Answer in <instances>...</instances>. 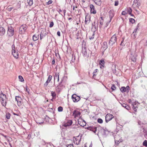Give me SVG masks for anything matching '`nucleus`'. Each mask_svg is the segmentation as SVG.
<instances>
[{
  "label": "nucleus",
  "instance_id": "obj_1",
  "mask_svg": "<svg viewBox=\"0 0 147 147\" xmlns=\"http://www.w3.org/2000/svg\"><path fill=\"white\" fill-rule=\"evenodd\" d=\"M117 38L115 34L113 35L111 38L109 42V44L110 46H112L114 44H117Z\"/></svg>",
  "mask_w": 147,
  "mask_h": 147
},
{
  "label": "nucleus",
  "instance_id": "obj_2",
  "mask_svg": "<svg viewBox=\"0 0 147 147\" xmlns=\"http://www.w3.org/2000/svg\"><path fill=\"white\" fill-rule=\"evenodd\" d=\"M71 98L74 102H77L80 99V97L75 94L72 95Z\"/></svg>",
  "mask_w": 147,
  "mask_h": 147
},
{
  "label": "nucleus",
  "instance_id": "obj_3",
  "mask_svg": "<svg viewBox=\"0 0 147 147\" xmlns=\"http://www.w3.org/2000/svg\"><path fill=\"white\" fill-rule=\"evenodd\" d=\"M27 29V27L26 25H22L21 26L19 29V32L20 34H22L24 33Z\"/></svg>",
  "mask_w": 147,
  "mask_h": 147
},
{
  "label": "nucleus",
  "instance_id": "obj_4",
  "mask_svg": "<svg viewBox=\"0 0 147 147\" xmlns=\"http://www.w3.org/2000/svg\"><path fill=\"white\" fill-rule=\"evenodd\" d=\"M7 34L9 36H12L14 34V30L12 27L8 28L7 30Z\"/></svg>",
  "mask_w": 147,
  "mask_h": 147
},
{
  "label": "nucleus",
  "instance_id": "obj_5",
  "mask_svg": "<svg viewBox=\"0 0 147 147\" xmlns=\"http://www.w3.org/2000/svg\"><path fill=\"white\" fill-rule=\"evenodd\" d=\"M114 118V116L110 114H108L105 116V121L108 123L109 121Z\"/></svg>",
  "mask_w": 147,
  "mask_h": 147
},
{
  "label": "nucleus",
  "instance_id": "obj_6",
  "mask_svg": "<svg viewBox=\"0 0 147 147\" xmlns=\"http://www.w3.org/2000/svg\"><path fill=\"white\" fill-rule=\"evenodd\" d=\"M16 100L17 102L18 105L20 107L22 105V99L19 96H16L15 97Z\"/></svg>",
  "mask_w": 147,
  "mask_h": 147
},
{
  "label": "nucleus",
  "instance_id": "obj_7",
  "mask_svg": "<svg viewBox=\"0 0 147 147\" xmlns=\"http://www.w3.org/2000/svg\"><path fill=\"white\" fill-rule=\"evenodd\" d=\"M137 56V55L136 54L131 53L130 59H131V61L133 62H136V57Z\"/></svg>",
  "mask_w": 147,
  "mask_h": 147
},
{
  "label": "nucleus",
  "instance_id": "obj_8",
  "mask_svg": "<svg viewBox=\"0 0 147 147\" xmlns=\"http://www.w3.org/2000/svg\"><path fill=\"white\" fill-rule=\"evenodd\" d=\"M114 16V11L113 10H110L109 12V16L110 18V20L109 21L108 23H109L112 20Z\"/></svg>",
  "mask_w": 147,
  "mask_h": 147
},
{
  "label": "nucleus",
  "instance_id": "obj_9",
  "mask_svg": "<svg viewBox=\"0 0 147 147\" xmlns=\"http://www.w3.org/2000/svg\"><path fill=\"white\" fill-rule=\"evenodd\" d=\"M79 136H78L76 137H74L73 141L74 142V144L76 145H78L79 144L80 142V141L81 138H80V139H78V138H79Z\"/></svg>",
  "mask_w": 147,
  "mask_h": 147
},
{
  "label": "nucleus",
  "instance_id": "obj_10",
  "mask_svg": "<svg viewBox=\"0 0 147 147\" xmlns=\"http://www.w3.org/2000/svg\"><path fill=\"white\" fill-rule=\"evenodd\" d=\"M98 27V23L96 24H95L94 22V24H92V27L91 28V30L94 32H95L97 30Z\"/></svg>",
  "mask_w": 147,
  "mask_h": 147
},
{
  "label": "nucleus",
  "instance_id": "obj_11",
  "mask_svg": "<svg viewBox=\"0 0 147 147\" xmlns=\"http://www.w3.org/2000/svg\"><path fill=\"white\" fill-rule=\"evenodd\" d=\"M80 112L76 110H74L73 112V116L75 118L80 116Z\"/></svg>",
  "mask_w": 147,
  "mask_h": 147
},
{
  "label": "nucleus",
  "instance_id": "obj_12",
  "mask_svg": "<svg viewBox=\"0 0 147 147\" xmlns=\"http://www.w3.org/2000/svg\"><path fill=\"white\" fill-rule=\"evenodd\" d=\"M52 76L51 75H49L48 78V79L46 81L45 83L44 84V86L45 87H47V85H48V84L51 81L52 78Z\"/></svg>",
  "mask_w": 147,
  "mask_h": 147
},
{
  "label": "nucleus",
  "instance_id": "obj_13",
  "mask_svg": "<svg viewBox=\"0 0 147 147\" xmlns=\"http://www.w3.org/2000/svg\"><path fill=\"white\" fill-rule=\"evenodd\" d=\"M90 13L94 14H95L96 13V11L95 9V8L94 5L92 4H91L90 5Z\"/></svg>",
  "mask_w": 147,
  "mask_h": 147
},
{
  "label": "nucleus",
  "instance_id": "obj_14",
  "mask_svg": "<svg viewBox=\"0 0 147 147\" xmlns=\"http://www.w3.org/2000/svg\"><path fill=\"white\" fill-rule=\"evenodd\" d=\"M88 130H90L93 132L95 134L96 133L97 130V127H96L90 126L87 128Z\"/></svg>",
  "mask_w": 147,
  "mask_h": 147
},
{
  "label": "nucleus",
  "instance_id": "obj_15",
  "mask_svg": "<svg viewBox=\"0 0 147 147\" xmlns=\"http://www.w3.org/2000/svg\"><path fill=\"white\" fill-rule=\"evenodd\" d=\"M82 53L83 56L84 57L88 56V54L87 53V50L86 47H84V49H82Z\"/></svg>",
  "mask_w": 147,
  "mask_h": 147
},
{
  "label": "nucleus",
  "instance_id": "obj_16",
  "mask_svg": "<svg viewBox=\"0 0 147 147\" xmlns=\"http://www.w3.org/2000/svg\"><path fill=\"white\" fill-rule=\"evenodd\" d=\"M72 122V121L71 120H68L66 123L64 124L63 126L65 127L70 126L71 125Z\"/></svg>",
  "mask_w": 147,
  "mask_h": 147
},
{
  "label": "nucleus",
  "instance_id": "obj_17",
  "mask_svg": "<svg viewBox=\"0 0 147 147\" xmlns=\"http://www.w3.org/2000/svg\"><path fill=\"white\" fill-rule=\"evenodd\" d=\"M12 54L15 58L17 59L18 58L19 53L18 51H16L15 50H13L12 51Z\"/></svg>",
  "mask_w": 147,
  "mask_h": 147
},
{
  "label": "nucleus",
  "instance_id": "obj_18",
  "mask_svg": "<svg viewBox=\"0 0 147 147\" xmlns=\"http://www.w3.org/2000/svg\"><path fill=\"white\" fill-rule=\"evenodd\" d=\"M5 33V29L2 27H0V36L3 35Z\"/></svg>",
  "mask_w": 147,
  "mask_h": 147
},
{
  "label": "nucleus",
  "instance_id": "obj_19",
  "mask_svg": "<svg viewBox=\"0 0 147 147\" xmlns=\"http://www.w3.org/2000/svg\"><path fill=\"white\" fill-rule=\"evenodd\" d=\"M108 48L107 43V42H103L102 48L103 49V50L105 51Z\"/></svg>",
  "mask_w": 147,
  "mask_h": 147
},
{
  "label": "nucleus",
  "instance_id": "obj_20",
  "mask_svg": "<svg viewBox=\"0 0 147 147\" xmlns=\"http://www.w3.org/2000/svg\"><path fill=\"white\" fill-rule=\"evenodd\" d=\"M6 98H1V102L3 106H5L6 103Z\"/></svg>",
  "mask_w": 147,
  "mask_h": 147
},
{
  "label": "nucleus",
  "instance_id": "obj_21",
  "mask_svg": "<svg viewBox=\"0 0 147 147\" xmlns=\"http://www.w3.org/2000/svg\"><path fill=\"white\" fill-rule=\"evenodd\" d=\"M54 77V80H55L56 79H57V82H59V73H55Z\"/></svg>",
  "mask_w": 147,
  "mask_h": 147
},
{
  "label": "nucleus",
  "instance_id": "obj_22",
  "mask_svg": "<svg viewBox=\"0 0 147 147\" xmlns=\"http://www.w3.org/2000/svg\"><path fill=\"white\" fill-rule=\"evenodd\" d=\"M39 34H35L32 37L33 40L34 41H35L38 40L39 38Z\"/></svg>",
  "mask_w": 147,
  "mask_h": 147
},
{
  "label": "nucleus",
  "instance_id": "obj_23",
  "mask_svg": "<svg viewBox=\"0 0 147 147\" xmlns=\"http://www.w3.org/2000/svg\"><path fill=\"white\" fill-rule=\"evenodd\" d=\"M94 2L96 4L99 6L100 5L102 4L101 0H94Z\"/></svg>",
  "mask_w": 147,
  "mask_h": 147
},
{
  "label": "nucleus",
  "instance_id": "obj_24",
  "mask_svg": "<svg viewBox=\"0 0 147 147\" xmlns=\"http://www.w3.org/2000/svg\"><path fill=\"white\" fill-rule=\"evenodd\" d=\"M121 105L123 107H124L127 110L129 109V107L128 105H127L126 104L123 103L122 104H121Z\"/></svg>",
  "mask_w": 147,
  "mask_h": 147
},
{
  "label": "nucleus",
  "instance_id": "obj_25",
  "mask_svg": "<svg viewBox=\"0 0 147 147\" xmlns=\"http://www.w3.org/2000/svg\"><path fill=\"white\" fill-rule=\"evenodd\" d=\"M100 65L102 66V67H104L105 65V61L101 59L100 61L99 62Z\"/></svg>",
  "mask_w": 147,
  "mask_h": 147
},
{
  "label": "nucleus",
  "instance_id": "obj_26",
  "mask_svg": "<svg viewBox=\"0 0 147 147\" xmlns=\"http://www.w3.org/2000/svg\"><path fill=\"white\" fill-rule=\"evenodd\" d=\"M51 95L53 98H55L56 97V94L54 92L52 91L51 92Z\"/></svg>",
  "mask_w": 147,
  "mask_h": 147
},
{
  "label": "nucleus",
  "instance_id": "obj_27",
  "mask_svg": "<svg viewBox=\"0 0 147 147\" xmlns=\"http://www.w3.org/2000/svg\"><path fill=\"white\" fill-rule=\"evenodd\" d=\"M120 90L122 92H126L125 87L124 86L121 87L120 88Z\"/></svg>",
  "mask_w": 147,
  "mask_h": 147
},
{
  "label": "nucleus",
  "instance_id": "obj_28",
  "mask_svg": "<svg viewBox=\"0 0 147 147\" xmlns=\"http://www.w3.org/2000/svg\"><path fill=\"white\" fill-rule=\"evenodd\" d=\"M28 4L30 5H32L33 4L32 0H27Z\"/></svg>",
  "mask_w": 147,
  "mask_h": 147
},
{
  "label": "nucleus",
  "instance_id": "obj_29",
  "mask_svg": "<svg viewBox=\"0 0 147 147\" xmlns=\"http://www.w3.org/2000/svg\"><path fill=\"white\" fill-rule=\"evenodd\" d=\"M98 71V70L97 69H95L94 70V71L93 73V78H94V77L95 76L96 74H95L97 72V71Z\"/></svg>",
  "mask_w": 147,
  "mask_h": 147
},
{
  "label": "nucleus",
  "instance_id": "obj_30",
  "mask_svg": "<svg viewBox=\"0 0 147 147\" xmlns=\"http://www.w3.org/2000/svg\"><path fill=\"white\" fill-rule=\"evenodd\" d=\"M19 79L20 81L21 82H23L24 81V79L23 77L21 76H18Z\"/></svg>",
  "mask_w": 147,
  "mask_h": 147
},
{
  "label": "nucleus",
  "instance_id": "obj_31",
  "mask_svg": "<svg viewBox=\"0 0 147 147\" xmlns=\"http://www.w3.org/2000/svg\"><path fill=\"white\" fill-rule=\"evenodd\" d=\"M64 85H63V84H61V85H59V84H58V85L57 86L56 88L57 90H59L60 89L59 88L60 87H61L62 86H64Z\"/></svg>",
  "mask_w": 147,
  "mask_h": 147
},
{
  "label": "nucleus",
  "instance_id": "obj_32",
  "mask_svg": "<svg viewBox=\"0 0 147 147\" xmlns=\"http://www.w3.org/2000/svg\"><path fill=\"white\" fill-rule=\"evenodd\" d=\"M0 98H6V96L5 94L3 93H1L0 95Z\"/></svg>",
  "mask_w": 147,
  "mask_h": 147
},
{
  "label": "nucleus",
  "instance_id": "obj_33",
  "mask_svg": "<svg viewBox=\"0 0 147 147\" xmlns=\"http://www.w3.org/2000/svg\"><path fill=\"white\" fill-rule=\"evenodd\" d=\"M11 116L10 113H7L6 115V118L7 119H9L10 118V117Z\"/></svg>",
  "mask_w": 147,
  "mask_h": 147
},
{
  "label": "nucleus",
  "instance_id": "obj_34",
  "mask_svg": "<svg viewBox=\"0 0 147 147\" xmlns=\"http://www.w3.org/2000/svg\"><path fill=\"white\" fill-rule=\"evenodd\" d=\"M129 21L130 22L133 24L135 22V21L134 19L131 18L129 19Z\"/></svg>",
  "mask_w": 147,
  "mask_h": 147
},
{
  "label": "nucleus",
  "instance_id": "obj_35",
  "mask_svg": "<svg viewBox=\"0 0 147 147\" xmlns=\"http://www.w3.org/2000/svg\"><path fill=\"white\" fill-rule=\"evenodd\" d=\"M90 22V19H89V20L86 19V20L85 21V24H87L89 23Z\"/></svg>",
  "mask_w": 147,
  "mask_h": 147
},
{
  "label": "nucleus",
  "instance_id": "obj_36",
  "mask_svg": "<svg viewBox=\"0 0 147 147\" xmlns=\"http://www.w3.org/2000/svg\"><path fill=\"white\" fill-rule=\"evenodd\" d=\"M63 110V108L62 107L60 106L58 108V111L59 112H61Z\"/></svg>",
  "mask_w": 147,
  "mask_h": 147
},
{
  "label": "nucleus",
  "instance_id": "obj_37",
  "mask_svg": "<svg viewBox=\"0 0 147 147\" xmlns=\"http://www.w3.org/2000/svg\"><path fill=\"white\" fill-rule=\"evenodd\" d=\"M111 89L113 90H115L116 89V87L114 84H113L111 87Z\"/></svg>",
  "mask_w": 147,
  "mask_h": 147
},
{
  "label": "nucleus",
  "instance_id": "obj_38",
  "mask_svg": "<svg viewBox=\"0 0 147 147\" xmlns=\"http://www.w3.org/2000/svg\"><path fill=\"white\" fill-rule=\"evenodd\" d=\"M143 145V146L147 147V141L146 140H145L144 141Z\"/></svg>",
  "mask_w": 147,
  "mask_h": 147
},
{
  "label": "nucleus",
  "instance_id": "obj_39",
  "mask_svg": "<svg viewBox=\"0 0 147 147\" xmlns=\"http://www.w3.org/2000/svg\"><path fill=\"white\" fill-rule=\"evenodd\" d=\"M97 121L98 123H103V121L101 119L98 118L97 120Z\"/></svg>",
  "mask_w": 147,
  "mask_h": 147
},
{
  "label": "nucleus",
  "instance_id": "obj_40",
  "mask_svg": "<svg viewBox=\"0 0 147 147\" xmlns=\"http://www.w3.org/2000/svg\"><path fill=\"white\" fill-rule=\"evenodd\" d=\"M49 117L47 115L45 119V120L46 122H48L49 121Z\"/></svg>",
  "mask_w": 147,
  "mask_h": 147
},
{
  "label": "nucleus",
  "instance_id": "obj_41",
  "mask_svg": "<svg viewBox=\"0 0 147 147\" xmlns=\"http://www.w3.org/2000/svg\"><path fill=\"white\" fill-rule=\"evenodd\" d=\"M127 11H128V12L129 14V13L131 14V13L132 11V9H131V8L129 7L128 8Z\"/></svg>",
  "mask_w": 147,
  "mask_h": 147
},
{
  "label": "nucleus",
  "instance_id": "obj_42",
  "mask_svg": "<svg viewBox=\"0 0 147 147\" xmlns=\"http://www.w3.org/2000/svg\"><path fill=\"white\" fill-rule=\"evenodd\" d=\"M54 25V23L53 22H50L49 27L50 28H51Z\"/></svg>",
  "mask_w": 147,
  "mask_h": 147
},
{
  "label": "nucleus",
  "instance_id": "obj_43",
  "mask_svg": "<svg viewBox=\"0 0 147 147\" xmlns=\"http://www.w3.org/2000/svg\"><path fill=\"white\" fill-rule=\"evenodd\" d=\"M138 1L139 0H134L132 5L134 6L135 5H136V4L138 3Z\"/></svg>",
  "mask_w": 147,
  "mask_h": 147
},
{
  "label": "nucleus",
  "instance_id": "obj_44",
  "mask_svg": "<svg viewBox=\"0 0 147 147\" xmlns=\"http://www.w3.org/2000/svg\"><path fill=\"white\" fill-rule=\"evenodd\" d=\"M100 24L99 25V27L100 28V29L101 28L102 26L103 25V22H101V21H100Z\"/></svg>",
  "mask_w": 147,
  "mask_h": 147
},
{
  "label": "nucleus",
  "instance_id": "obj_45",
  "mask_svg": "<svg viewBox=\"0 0 147 147\" xmlns=\"http://www.w3.org/2000/svg\"><path fill=\"white\" fill-rule=\"evenodd\" d=\"M94 33L93 32L92 34V36L91 37H89V39L90 40L93 39L94 38Z\"/></svg>",
  "mask_w": 147,
  "mask_h": 147
},
{
  "label": "nucleus",
  "instance_id": "obj_46",
  "mask_svg": "<svg viewBox=\"0 0 147 147\" xmlns=\"http://www.w3.org/2000/svg\"><path fill=\"white\" fill-rule=\"evenodd\" d=\"M126 90L127 92H128L129 90V86H127L125 87Z\"/></svg>",
  "mask_w": 147,
  "mask_h": 147
},
{
  "label": "nucleus",
  "instance_id": "obj_47",
  "mask_svg": "<svg viewBox=\"0 0 147 147\" xmlns=\"http://www.w3.org/2000/svg\"><path fill=\"white\" fill-rule=\"evenodd\" d=\"M137 103H138V102L136 101H135L134 102H132V107H133V106H135V105L136 106V105Z\"/></svg>",
  "mask_w": 147,
  "mask_h": 147
},
{
  "label": "nucleus",
  "instance_id": "obj_48",
  "mask_svg": "<svg viewBox=\"0 0 147 147\" xmlns=\"http://www.w3.org/2000/svg\"><path fill=\"white\" fill-rule=\"evenodd\" d=\"M53 2V1L52 0H49V1L47 3V5H50Z\"/></svg>",
  "mask_w": 147,
  "mask_h": 147
},
{
  "label": "nucleus",
  "instance_id": "obj_49",
  "mask_svg": "<svg viewBox=\"0 0 147 147\" xmlns=\"http://www.w3.org/2000/svg\"><path fill=\"white\" fill-rule=\"evenodd\" d=\"M123 40L121 41V43L120 44V45H122V46H123V45H124V44L123 43V42H124V38H123Z\"/></svg>",
  "mask_w": 147,
  "mask_h": 147
},
{
  "label": "nucleus",
  "instance_id": "obj_50",
  "mask_svg": "<svg viewBox=\"0 0 147 147\" xmlns=\"http://www.w3.org/2000/svg\"><path fill=\"white\" fill-rule=\"evenodd\" d=\"M66 147H74L73 144H68L66 146Z\"/></svg>",
  "mask_w": 147,
  "mask_h": 147
},
{
  "label": "nucleus",
  "instance_id": "obj_51",
  "mask_svg": "<svg viewBox=\"0 0 147 147\" xmlns=\"http://www.w3.org/2000/svg\"><path fill=\"white\" fill-rule=\"evenodd\" d=\"M44 36L45 35H43V34H42V33L41 32L40 34V39L41 40Z\"/></svg>",
  "mask_w": 147,
  "mask_h": 147
},
{
  "label": "nucleus",
  "instance_id": "obj_52",
  "mask_svg": "<svg viewBox=\"0 0 147 147\" xmlns=\"http://www.w3.org/2000/svg\"><path fill=\"white\" fill-rule=\"evenodd\" d=\"M119 4V1H115V3L114 5L115 6H117Z\"/></svg>",
  "mask_w": 147,
  "mask_h": 147
},
{
  "label": "nucleus",
  "instance_id": "obj_53",
  "mask_svg": "<svg viewBox=\"0 0 147 147\" xmlns=\"http://www.w3.org/2000/svg\"><path fill=\"white\" fill-rule=\"evenodd\" d=\"M137 106H133V107H132V108H133L134 110L135 111H136L137 109H136V108H137Z\"/></svg>",
  "mask_w": 147,
  "mask_h": 147
},
{
  "label": "nucleus",
  "instance_id": "obj_54",
  "mask_svg": "<svg viewBox=\"0 0 147 147\" xmlns=\"http://www.w3.org/2000/svg\"><path fill=\"white\" fill-rule=\"evenodd\" d=\"M136 5V7H138L140 5V3L139 2L138 3H137L136 4V5Z\"/></svg>",
  "mask_w": 147,
  "mask_h": 147
},
{
  "label": "nucleus",
  "instance_id": "obj_55",
  "mask_svg": "<svg viewBox=\"0 0 147 147\" xmlns=\"http://www.w3.org/2000/svg\"><path fill=\"white\" fill-rule=\"evenodd\" d=\"M127 14V13L125 11H123L121 13L122 15H125Z\"/></svg>",
  "mask_w": 147,
  "mask_h": 147
},
{
  "label": "nucleus",
  "instance_id": "obj_56",
  "mask_svg": "<svg viewBox=\"0 0 147 147\" xmlns=\"http://www.w3.org/2000/svg\"><path fill=\"white\" fill-rule=\"evenodd\" d=\"M15 45L14 44L12 46V51H13V50H15Z\"/></svg>",
  "mask_w": 147,
  "mask_h": 147
},
{
  "label": "nucleus",
  "instance_id": "obj_57",
  "mask_svg": "<svg viewBox=\"0 0 147 147\" xmlns=\"http://www.w3.org/2000/svg\"><path fill=\"white\" fill-rule=\"evenodd\" d=\"M36 122L37 123H39L40 124H41L43 123L44 122H43V120H42V121H41L40 122H39L38 121H36Z\"/></svg>",
  "mask_w": 147,
  "mask_h": 147
},
{
  "label": "nucleus",
  "instance_id": "obj_58",
  "mask_svg": "<svg viewBox=\"0 0 147 147\" xmlns=\"http://www.w3.org/2000/svg\"><path fill=\"white\" fill-rule=\"evenodd\" d=\"M26 91L28 92V94H29V89H28V87L27 86H26Z\"/></svg>",
  "mask_w": 147,
  "mask_h": 147
},
{
  "label": "nucleus",
  "instance_id": "obj_59",
  "mask_svg": "<svg viewBox=\"0 0 147 147\" xmlns=\"http://www.w3.org/2000/svg\"><path fill=\"white\" fill-rule=\"evenodd\" d=\"M55 59H53L52 61V65H54L55 64Z\"/></svg>",
  "mask_w": 147,
  "mask_h": 147
},
{
  "label": "nucleus",
  "instance_id": "obj_60",
  "mask_svg": "<svg viewBox=\"0 0 147 147\" xmlns=\"http://www.w3.org/2000/svg\"><path fill=\"white\" fill-rule=\"evenodd\" d=\"M138 26H137V27L135 29V30H134V31L133 32V33L134 32H136L137 31V30L138 29Z\"/></svg>",
  "mask_w": 147,
  "mask_h": 147
},
{
  "label": "nucleus",
  "instance_id": "obj_61",
  "mask_svg": "<svg viewBox=\"0 0 147 147\" xmlns=\"http://www.w3.org/2000/svg\"><path fill=\"white\" fill-rule=\"evenodd\" d=\"M57 34L59 36H60V32L59 31H58L57 32Z\"/></svg>",
  "mask_w": 147,
  "mask_h": 147
},
{
  "label": "nucleus",
  "instance_id": "obj_62",
  "mask_svg": "<svg viewBox=\"0 0 147 147\" xmlns=\"http://www.w3.org/2000/svg\"><path fill=\"white\" fill-rule=\"evenodd\" d=\"M138 124L139 125H141V124H142L141 122V121H138Z\"/></svg>",
  "mask_w": 147,
  "mask_h": 147
},
{
  "label": "nucleus",
  "instance_id": "obj_63",
  "mask_svg": "<svg viewBox=\"0 0 147 147\" xmlns=\"http://www.w3.org/2000/svg\"><path fill=\"white\" fill-rule=\"evenodd\" d=\"M63 13H64V16H65V13H66V10L65 9H64L63 10Z\"/></svg>",
  "mask_w": 147,
  "mask_h": 147
},
{
  "label": "nucleus",
  "instance_id": "obj_64",
  "mask_svg": "<svg viewBox=\"0 0 147 147\" xmlns=\"http://www.w3.org/2000/svg\"><path fill=\"white\" fill-rule=\"evenodd\" d=\"M128 102L130 103H132V101H131V99H129V100H128Z\"/></svg>",
  "mask_w": 147,
  "mask_h": 147
}]
</instances>
